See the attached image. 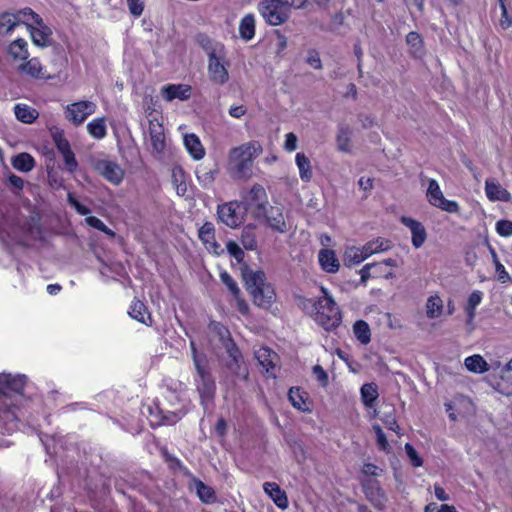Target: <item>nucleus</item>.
Returning <instances> with one entry per match:
<instances>
[{"label":"nucleus","mask_w":512,"mask_h":512,"mask_svg":"<svg viewBox=\"0 0 512 512\" xmlns=\"http://www.w3.org/2000/svg\"><path fill=\"white\" fill-rule=\"evenodd\" d=\"M407 45L410 48V52L415 57H421L424 54L423 39L417 32H409L406 36Z\"/></svg>","instance_id":"41"},{"label":"nucleus","mask_w":512,"mask_h":512,"mask_svg":"<svg viewBox=\"0 0 512 512\" xmlns=\"http://www.w3.org/2000/svg\"><path fill=\"white\" fill-rule=\"evenodd\" d=\"M241 243L246 250H255L257 248L256 228L253 225H247L241 233Z\"/></svg>","instance_id":"43"},{"label":"nucleus","mask_w":512,"mask_h":512,"mask_svg":"<svg viewBox=\"0 0 512 512\" xmlns=\"http://www.w3.org/2000/svg\"><path fill=\"white\" fill-rule=\"evenodd\" d=\"M26 383L25 375L0 374V418L16 421L18 416L12 394H22Z\"/></svg>","instance_id":"4"},{"label":"nucleus","mask_w":512,"mask_h":512,"mask_svg":"<svg viewBox=\"0 0 512 512\" xmlns=\"http://www.w3.org/2000/svg\"><path fill=\"white\" fill-rule=\"evenodd\" d=\"M379 267H381V265H374V263L364 265L359 271L361 283L365 284L369 278H373L372 268Z\"/></svg>","instance_id":"64"},{"label":"nucleus","mask_w":512,"mask_h":512,"mask_svg":"<svg viewBox=\"0 0 512 512\" xmlns=\"http://www.w3.org/2000/svg\"><path fill=\"white\" fill-rule=\"evenodd\" d=\"M401 222L410 229L412 234V245L415 248H420L427 238L426 229L423 224L417 220L405 216L401 218Z\"/></svg>","instance_id":"16"},{"label":"nucleus","mask_w":512,"mask_h":512,"mask_svg":"<svg viewBox=\"0 0 512 512\" xmlns=\"http://www.w3.org/2000/svg\"><path fill=\"white\" fill-rule=\"evenodd\" d=\"M485 193L491 201L508 202L511 200V194L494 178L486 179Z\"/></svg>","instance_id":"18"},{"label":"nucleus","mask_w":512,"mask_h":512,"mask_svg":"<svg viewBox=\"0 0 512 512\" xmlns=\"http://www.w3.org/2000/svg\"><path fill=\"white\" fill-rule=\"evenodd\" d=\"M321 268L328 273H336L340 268L336 254L331 249H321L318 253Z\"/></svg>","instance_id":"23"},{"label":"nucleus","mask_w":512,"mask_h":512,"mask_svg":"<svg viewBox=\"0 0 512 512\" xmlns=\"http://www.w3.org/2000/svg\"><path fill=\"white\" fill-rule=\"evenodd\" d=\"M94 169L113 185H119L123 181L124 171L116 162L98 160L94 164Z\"/></svg>","instance_id":"11"},{"label":"nucleus","mask_w":512,"mask_h":512,"mask_svg":"<svg viewBox=\"0 0 512 512\" xmlns=\"http://www.w3.org/2000/svg\"><path fill=\"white\" fill-rule=\"evenodd\" d=\"M199 238L204 242V244H210L215 249L219 247L217 242L215 241V228L211 222H205L199 229Z\"/></svg>","instance_id":"44"},{"label":"nucleus","mask_w":512,"mask_h":512,"mask_svg":"<svg viewBox=\"0 0 512 512\" xmlns=\"http://www.w3.org/2000/svg\"><path fill=\"white\" fill-rule=\"evenodd\" d=\"M443 311V301L438 295H432L426 302V315L430 319H435L441 316Z\"/></svg>","instance_id":"40"},{"label":"nucleus","mask_w":512,"mask_h":512,"mask_svg":"<svg viewBox=\"0 0 512 512\" xmlns=\"http://www.w3.org/2000/svg\"><path fill=\"white\" fill-rule=\"evenodd\" d=\"M353 332L356 339L362 344H368L371 340V331L368 323L364 320H357L353 325Z\"/></svg>","instance_id":"42"},{"label":"nucleus","mask_w":512,"mask_h":512,"mask_svg":"<svg viewBox=\"0 0 512 512\" xmlns=\"http://www.w3.org/2000/svg\"><path fill=\"white\" fill-rule=\"evenodd\" d=\"M17 70L18 72L34 79L49 80L53 78L46 72L44 66L37 57L25 60L18 66Z\"/></svg>","instance_id":"13"},{"label":"nucleus","mask_w":512,"mask_h":512,"mask_svg":"<svg viewBox=\"0 0 512 512\" xmlns=\"http://www.w3.org/2000/svg\"><path fill=\"white\" fill-rule=\"evenodd\" d=\"M496 231L500 236L509 237L512 235V221L499 220L496 223Z\"/></svg>","instance_id":"58"},{"label":"nucleus","mask_w":512,"mask_h":512,"mask_svg":"<svg viewBox=\"0 0 512 512\" xmlns=\"http://www.w3.org/2000/svg\"><path fill=\"white\" fill-rule=\"evenodd\" d=\"M192 482L194 483V487L199 499L206 503L211 504L216 500L215 491L210 486L206 485L199 479L193 478Z\"/></svg>","instance_id":"32"},{"label":"nucleus","mask_w":512,"mask_h":512,"mask_svg":"<svg viewBox=\"0 0 512 512\" xmlns=\"http://www.w3.org/2000/svg\"><path fill=\"white\" fill-rule=\"evenodd\" d=\"M220 279L222 283L228 288L229 292L233 295L234 298H238V296H240V289L236 281L227 271H223L220 273Z\"/></svg>","instance_id":"49"},{"label":"nucleus","mask_w":512,"mask_h":512,"mask_svg":"<svg viewBox=\"0 0 512 512\" xmlns=\"http://www.w3.org/2000/svg\"><path fill=\"white\" fill-rule=\"evenodd\" d=\"M36 26L29 25L31 39L36 46L48 47L52 42V30L39 15L34 16Z\"/></svg>","instance_id":"12"},{"label":"nucleus","mask_w":512,"mask_h":512,"mask_svg":"<svg viewBox=\"0 0 512 512\" xmlns=\"http://www.w3.org/2000/svg\"><path fill=\"white\" fill-rule=\"evenodd\" d=\"M8 52L14 60L25 61L29 57L28 44L22 38L14 40L9 45Z\"/></svg>","instance_id":"31"},{"label":"nucleus","mask_w":512,"mask_h":512,"mask_svg":"<svg viewBox=\"0 0 512 512\" xmlns=\"http://www.w3.org/2000/svg\"><path fill=\"white\" fill-rule=\"evenodd\" d=\"M490 252H491L493 263L495 265L497 279L501 283H506L507 281H510L511 277H510L509 273L506 271L505 267L499 261L496 251L492 247H490Z\"/></svg>","instance_id":"48"},{"label":"nucleus","mask_w":512,"mask_h":512,"mask_svg":"<svg viewBox=\"0 0 512 512\" xmlns=\"http://www.w3.org/2000/svg\"><path fill=\"white\" fill-rule=\"evenodd\" d=\"M14 113L20 122L26 124L33 123L39 115L36 109L26 104H16L14 107Z\"/></svg>","instance_id":"29"},{"label":"nucleus","mask_w":512,"mask_h":512,"mask_svg":"<svg viewBox=\"0 0 512 512\" xmlns=\"http://www.w3.org/2000/svg\"><path fill=\"white\" fill-rule=\"evenodd\" d=\"M62 157L67 171H69L70 173L75 172L78 168V162L75 158L74 152L71 150L67 153L62 154Z\"/></svg>","instance_id":"57"},{"label":"nucleus","mask_w":512,"mask_h":512,"mask_svg":"<svg viewBox=\"0 0 512 512\" xmlns=\"http://www.w3.org/2000/svg\"><path fill=\"white\" fill-rule=\"evenodd\" d=\"M192 359L196 370L194 379L196 390L200 396V403L204 409H208L213 402L216 394V383L208 365V359L205 354H198L196 345L193 341L190 343Z\"/></svg>","instance_id":"2"},{"label":"nucleus","mask_w":512,"mask_h":512,"mask_svg":"<svg viewBox=\"0 0 512 512\" xmlns=\"http://www.w3.org/2000/svg\"><path fill=\"white\" fill-rule=\"evenodd\" d=\"M196 41L206 52L208 59L225 51V47L222 43L213 41L206 34H198Z\"/></svg>","instance_id":"24"},{"label":"nucleus","mask_w":512,"mask_h":512,"mask_svg":"<svg viewBox=\"0 0 512 512\" xmlns=\"http://www.w3.org/2000/svg\"><path fill=\"white\" fill-rule=\"evenodd\" d=\"M360 393L363 404L368 408H372L378 398L377 385L375 383H366L361 387Z\"/></svg>","instance_id":"38"},{"label":"nucleus","mask_w":512,"mask_h":512,"mask_svg":"<svg viewBox=\"0 0 512 512\" xmlns=\"http://www.w3.org/2000/svg\"><path fill=\"white\" fill-rule=\"evenodd\" d=\"M97 105L88 100L78 101L68 104L65 107L64 115L65 118L74 124L79 126L92 114L95 113Z\"/></svg>","instance_id":"10"},{"label":"nucleus","mask_w":512,"mask_h":512,"mask_svg":"<svg viewBox=\"0 0 512 512\" xmlns=\"http://www.w3.org/2000/svg\"><path fill=\"white\" fill-rule=\"evenodd\" d=\"M390 248L389 241L384 238H376L372 241L367 242L363 247V251L366 259L375 253L387 251Z\"/></svg>","instance_id":"39"},{"label":"nucleus","mask_w":512,"mask_h":512,"mask_svg":"<svg viewBox=\"0 0 512 512\" xmlns=\"http://www.w3.org/2000/svg\"><path fill=\"white\" fill-rule=\"evenodd\" d=\"M88 133L96 138L102 139L107 134L106 124L104 118H95L87 125Z\"/></svg>","instance_id":"45"},{"label":"nucleus","mask_w":512,"mask_h":512,"mask_svg":"<svg viewBox=\"0 0 512 512\" xmlns=\"http://www.w3.org/2000/svg\"><path fill=\"white\" fill-rule=\"evenodd\" d=\"M228 253L235 258L236 261L242 262L244 259V251L234 241H228L226 244Z\"/></svg>","instance_id":"56"},{"label":"nucleus","mask_w":512,"mask_h":512,"mask_svg":"<svg viewBox=\"0 0 512 512\" xmlns=\"http://www.w3.org/2000/svg\"><path fill=\"white\" fill-rule=\"evenodd\" d=\"M306 63L314 69H322V61L320 59L319 53L314 49L308 51Z\"/></svg>","instance_id":"61"},{"label":"nucleus","mask_w":512,"mask_h":512,"mask_svg":"<svg viewBox=\"0 0 512 512\" xmlns=\"http://www.w3.org/2000/svg\"><path fill=\"white\" fill-rule=\"evenodd\" d=\"M242 279L246 290L253 298L255 305L268 308L274 301L275 292L271 284L266 282V275L261 270H252L247 265L241 267Z\"/></svg>","instance_id":"3"},{"label":"nucleus","mask_w":512,"mask_h":512,"mask_svg":"<svg viewBox=\"0 0 512 512\" xmlns=\"http://www.w3.org/2000/svg\"><path fill=\"white\" fill-rule=\"evenodd\" d=\"M239 35L245 41H250L255 36V17L253 14H247L241 19Z\"/></svg>","instance_id":"33"},{"label":"nucleus","mask_w":512,"mask_h":512,"mask_svg":"<svg viewBox=\"0 0 512 512\" xmlns=\"http://www.w3.org/2000/svg\"><path fill=\"white\" fill-rule=\"evenodd\" d=\"M313 375L322 387H326L328 384V374L320 365L313 366Z\"/></svg>","instance_id":"63"},{"label":"nucleus","mask_w":512,"mask_h":512,"mask_svg":"<svg viewBox=\"0 0 512 512\" xmlns=\"http://www.w3.org/2000/svg\"><path fill=\"white\" fill-rule=\"evenodd\" d=\"M128 313L133 319L139 321L140 323L146 325L151 324V315L148 312L146 305L140 300H135L132 302Z\"/></svg>","instance_id":"27"},{"label":"nucleus","mask_w":512,"mask_h":512,"mask_svg":"<svg viewBox=\"0 0 512 512\" xmlns=\"http://www.w3.org/2000/svg\"><path fill=\"white\" fill-rule=\"evenodd\" d=\"M364 260H366V257L362 248L351 246L345 249L343 255V262L345 266L352 267L360 264Z\"/></svg>","instance_id":"34"},{"label":"nucleus","mask_w":512,"mask_h":512,"mask_svg":"<svg viewBox=\"0 0 512 512\" xmlns=\"http://www.w3.org/2000/svg\"><path fill=\"white\" fill-rule=\"evenodd\" d=\"M85 221L89 226H91V227L111 236V237L115 236V233L107 225H105V223L102 220H100L99 218H97L95 216H89L85 219Z\"/></svg>","instance_id":"50"},{"label":"nucleus","mask_w":512,"mask_h":512,"mask_svg":"<svg viewBox=\"0 0 512 512\" xmlns=\"http://www.w3.org/2000/svg\"><path fill=\"white\" fill-rule=\"evenodd\" d=\"M373 430L376 433L377 444L379 448L383 451H388L390 449V445L387 441V438L379 425H374Z\"/></svg>","instance_id":"59"},{"label":"nucleus","mask_w":512,"mask_h":512,"mask_svg":"<svg viewBox=\"0 0 512 512\" xmlns=\"http://www.w3.org/2000/svg\"><path fill=\"white\" fill-rule=\"evenodd\" d=\"M322 290L325 295L313 302V307L316 310L314 320L324 330L333 331L341 323V313L333 298L326 293L324 288Z\"/></svg>","instance_id":"5"},{"label":"nucleus","mask_w":512,"mask_h":512,"mask_svg":"<svg viewBox=\"0 0 512 512\" xmlns=\"http://www.w3.org/2000/svg\"><path fill=\"white\" fill-rule=\"evenodd\" d=\"M264 492L269 495L274 504L280 509H286L289 505L288 497L277 483L265 482L263 484Z\"/></svg>","instance_id":"21"},{"label":"nucleus","mask_w":512,"mask_h":512,"mask_svg":"<svg viewBox=\"0 0 512 512\" xmlns=\"http://www.w3.org/2000/svg\"><path fill=\"white\" fill-rule=\"evenodd\" d=\"M162 420L164 424L172 425L178 422L186 413L185 405L181 404L179 408H175L174 410L163 411Z\"/></svg>","instance_id":"47"},{"label":"nucleus","mask_w":512,"mask_h":512,"mask_svg":"<svg viewBox=\"0 0 512 512\" xmlns=\"http://www.w3.org/2000/svg\"><path fill=\"white\" fill-rule=\"evenodd\" d=\"M21 22L19 15L5 12L0 15V35H8Z\"/></svg>","instance_id":"35"},{"label":"nucleus","mask_w":512,"mask_h":512,"mask_svg":"<svg viewBox=\"0 0 512 512\" xmlns=\"http://www.w3.org/2000/svg\"><path fill=\"white\" fill-rule=\"evenodd\" d=\"M255 358L266 373H272L278 363V355L268 347L257 349Z\"/></svg>","instance_id":"20"},{"label":"nucleus","mask_w":512,"mask_h":512,"mask_svg":"<svg viewBox=\"0 0 512 512\" xmlns=\"http://www.w3.org/2000/svg\"><path fill=\"white\" fill-rule=\"evenodd\" d=\"M498 2L501 9V18L499 20V25L503 30H506L512 26V15L509 14L504 0H498Z\"/></svg>","instance_id":"51"},{"label":"nucleus","mask_w":512,"mask_h":512,"mask_svg":"<svg viewBox=\"0 0 512 512\" xmlns=\"http://www.w3.org/2000/svg\"><path fill=\"white\" fill-rule=\"evenodd\" d=\"M184 145L193 159L200 160L205 156V149L195 134H186L184 136Z\"/></svg>","instance_id":"25"},{"label":"nucleus","mask_w":512,"mask_h":512,"mask_svg":"<svg viewBox=\"0 0 512 512\" xmlns=\"http://www.w3.org/2000/svg\"><path fill=\"white\" fill-rule=\"evenodd\" d=\"M434 207H437L443 211H446L448 213H458L459 212V204L454 200H448L445 197H443L437 205Z\"/></svg>","instance_id":"53"},{"label":"nucleus","mask_w":512,"mask_h":512,"mask_svg":"<svg viewBox=\"0 0 512 512\" xmlns=\"http://www.w3.org/2000/svg\"><path fill=\"white\" fill-rule=\"evenodd\" d=\"M404 448L411 465L416 468L421 467L423 465V460L415 448L410 443H406Z\"/></svg>","instance_id":"52"},{"label":"nucleus","mask_w":512,"mask_h":512,"mask_svg":"<svg viewBox=\"0 0 512 512\" xmlns=\"http://www.w3.org/2000/svg\"><path fill=\"white\" fill-rule=\"evenodd\" d=\"M149 136L153 151L161 154L165 149V134L163 125L156 121H149Z\"/></svg>","instance_id":"17"},{"label":"nucleus","mask_w":512,"mask_h":512,"mask_svg":"<svg viewBox=\"0 0 512 512\" xmlns=\"http://www.w3.org/2000/svg\"><path fill=\"white\" fill-rule=\"evenodd\" d=\"M426 197L432 206L437 205V203L444 197L439 183L435 179H429Z\"/></svg>","instance_id":"46"},{"label":"nucleus","mask_w":512,"mask_h":512,"mask_svg":"<svg viewBox=\"0 0 512 512\" xmlns=\"http://www.w3.org/2000/svg\"><path fill=\"white\" fill-rule=\"evenodd\" d=\"M12 166L21 172H30L35 167L34 158L28 153H20L12 159Z\"/></svg>","instance_id":"36"},{"label":"nucleus","mask_w":512,"mask_h":512,"mask_svg":"<svg viewBox=\"0 0 512 512\" xmlns=\"http://www.w3.org/2000/svg\"><path fill=\"white\" fill-rule=\"evenodd\" d=\"M67 200L68 203L77 211L78 214L84 216L90 214V209L87 206L81 204L72 193H68Z\"/></svg>","instance_id":"60"},{"label":"nucleus","mask_w":512,"mask_h":512,"mask_svg":"<svg viewBox=\"0 0 512 512\" xmlns=\"http://www.w3.org/2000/svg\"><path fill=\"white\" fill-rule=\"evenodd\" d=\"M296 165L299 169V175L302 181L309 182L312 178L311 163L304 153H297L295 157Z\"/></svg>","instance_id":"37"},{"label":"nucleus","mask_w":512,"mask_h":512,"mask_svg":"<svg viewBox=\"0 0 512 512\" xmlns=\"http://www.w3.org/2000/svg\"><path fill=\"white\" fill-rule=\"evenodd\" d=\"M260 220H264L267 225L275 231L286 232V222L280 207L269 206L264 208V215Z\"/></svg>","instance_id":"14"},{"label":"nucleus","mask_w":512,"mask_h":512,"mask_svg":"<svg viewBox=\"0 0 512 512\" xmlns=\"http://www.w3.org/2000/svg\"><path fill=\"white\" fill-rule=\"evenodd\" d=\"M219 170L214 164L212 166L200 164L196 168V177L201 187L209 188L214 183Z\"/></svg>","instance_id":"22"},{"label":"nucleus","mask_w":512,"mask_h":512,"mask_svg":"<svg viewBox=\"0 0 512 512\" xmlns=\"http://www.w3.org/2000/svg\"><path fill=\"white\" fill-rule=\"evenodd\" d=\"M464 365L468 371L482 374L490 369V365L486 362V360L479 354H474L465 358Z\"/></svg>","instance_id":"28"},{"label":"nucleus","mask_w":512,"mask_h":512,"mask_svg":"<svg viewBox=\"0 0 512 512\" xmlns=\"http://www.w3.org/2000/svg\"><path fill=\"white\" fill-rule=\"evenodd\" d=\"M263 151L258 141H249L232 148L228 153L227 169L236 179H248L252 175L253 161Z\"/></svg>","instance_id":"1"},{"label":"nucleus","mask_w":512,"mask_h":512,"mask_svg":"<svg viewBox=\"0 0 512 512\" xmlns=\"http://www.w3.org/2000/svg\"><path fill=\"white\" fill-rule=\"evenodd\" d=\"M330 0H295V9H304L308 6L315 5L319 8H326L329 4Z\"/></svg>","instance_id":"54"},{"label":"nucleus","mask_w":512,"mask_h":512,"mask_svg":"<svg viewBox=\"0 0 512 512\" xmlns=\"http://www.w3.org/2000/svg\"><path fill=\"white\" fill-rule=\"evenodd\" d=\"M221 338L223 340V346L230 357V361L228 362V367L231 370L239 367V363L241 361V352L238 349L235 342L230 338V333L228 330L224 329L223 333H220Z\"/></svg>","instance_id":"19"},{"label":"nucleus","mask_w":512,"mask_h":512,"mask_svg":"<svg viewBox=\"0 0 512 512\" xmlns=\"http://www.w3.org/2000/svg\"><path fill=\"white\" fill-rule=\"evenodd\" d=\"M191 86L187 84H167L161 88V95L167 101H185L191 97Z\"/></svg>","instance_id":"15"},{"label":"nucleus","mask_w":512,"mask_h":512,"mask_svg":"<svg viewBox=\"0 0 512 512\" xmlns=\"http://www.w3.org/2000/svg\"><path fill=\"white\" fill-rule=\"evenodd\" d=\"M245 211L238 201H230L218 205V220L230 228H236L244 222Z\"/></svg>","instance_id":"8"},{"label":"nucleus","mask_w":512,"mask_h":512,"mask_svg":"<svg viewBox=\"0 0 512 512\" xmlns=\"http://www.w3.org/2000/svg\"><path fill=\"white\" fill-rule=\"evenodd\" d=\"M240 203L245 213L260 220L264 215V208L269 204L265 188L260 184H254L249 191L242 195Z\"/></svg>","instance_id":"7"},{"label":"nucleus","mask_w":512,"mask_h":512,"mask_svg":"<svg viewBox=\"0 0 512 512\" xmlns=\"http://www.w3.org/2000/svg\"><path fill=\"white\" fill-rule=\"evenodd\" d=\"M351 135L352 130L348 125H339L336 136L337 149L341 152H351Z\"/></svg>","instance_id":"26"},{"label":"nucleus","mask_w":512,"mask_h":512,"mask_svg":"<svg viewBox=\"0 0 512 512\" xmlns=\"http://www.w3.org/2000/svg\"><path fill=\"white\" fill-rule=\"evenodd\" d=\"M483 298V293L479 290L473 291L467 300V304L465 308L476 310L477 306L481 303Z\"/></svg>","instance_id":"62"},{"label":"nucleus","mask_w":512,"mask_h":512,"mask_svg":"<svg viewBox=\"0 0 512 512\" xmlns=\"http://www.w3.org/2000/svg\"><path fill=\"white\" fill-rule=\"evenodd\" d=\"M229 63L226 60V51L208 59V77L216 85H224L229 80Z\"/></svg>","instance_id":"9"},{"label":"nucleus","mask_w":512,"mask_h":512,"mask_svg":"<svg viewBox=\"0 0 512 512\" xmlns=\"http://www.w3.org/2000/svg\"><path fill=\"white\" fill-rule=\"evenodd\" d=\"M295 0H262L258 11L267 24L278 26L289 18V9L294 8Z\"/></svg>","instance_id":"6"},{"label":"nucleus","mask_w":512,"mask_h":512,"mask_svg":"<svg viewBox=\"0 0 512 512\" xmlns=\"http://www.w3.org/2000/svg\"><path fill=\"white\" fill-rule=\"evenodd\" d=\"M288 398L294 408L303 412L310 411V408L306 403L307 393L301 391L300 388L292 387L288 392Z\"/></svg>","instance_id":"30"},{"label":"nucleus","mask_w":512,"mask_h":512,"mask_svg":"<svg viewBox=\"0 0 512 512\" xmlns=\"http://www.w3.org/2000/svg\"><path fill=\"white\" fill-rule=\"evenodd\" d=\"M53 140L55 142V145L58 149V151L62 154L67 153L71 151V146L69 141L63 136L61 133H56L53 136Z\"/></svg>","instance_id":"55"}]
</instances>
